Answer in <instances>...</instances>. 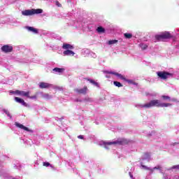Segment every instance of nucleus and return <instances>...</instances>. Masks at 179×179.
I'll list each match as a JSON object with an SVG mask.
<instances>
[{
  "mask_svg": "<svg viewBox=\"0 0 179 179\" xmlns=\"http://www.w3.org/2000/svg\"><path fill=\"white\" fill-rule=\"evenodd\" d=\"M129 143V141L127 140L126 138H120L115 141L113 142H103V146L107 149V146H110V145H128Z\"/></svg>",
  "mask_w": 179,
  "mask_h": 179,
  "instance_id": "nucleus-1",
  "label": "nucleus"
},
{
  "mask_svg": "<svg viewBox=\"0 0 179 179\" xmlns=\"http://www.w3.org/2000/svg\"><path fill=\"white\" fill-rule=\"evenodd\" d=\"M155 39L157 41H164V40H169L173 38V35L169 31L162 32L161 34L155 35Z\"/></svg>",
  "mask_w": 179,
  "mask_h": 179,
  "instance_id": "nucleus-2",
  "label": "nucleus"
},
{
  "mask_svg": "<svg viewBox=\"0 0 179 179\" xmlns=\"http://www.w3.org/2000/svg\"><path fill=\"white\" fill-rule=\"evenodd\" d=\"M141 108H152V107H160V101L159 99L151 100L149 103L144 105H140Z\"/></svg>",
  "mask_w": 179,
  "mask_h": 179,
  "instance_id": "nucleus-3",
  "label": "nucleus"
},
{
  "mask_svg": "<svg viewBox=\"0 0 179 179\" xmlns=\"http://www.w3.org/2000/svg\"><path fill=\"white\" fill-rule=\"evenodd\" d=\"M42 12L43 9L41 8H32L31 10H25L24 11H22V15H23L24 16H33V15H39Z\"/></svg>",
  "mask_w": 179,
  "mask_h": 179,
  "instance_id": "nucleus-4",
  "label": "nucleus"
},
{
  "mask_svg": "<svg viewBox=\"0 0 179 179\" xmlns=\"http://www.w3.org/2000/svg\"><path fill=\"white\" fill-rule=\"evenodd\" d=\"M157 75L160 79H163V80H166V79H169V78L173 77V73L167 71H158Z\"/></svg>",
  "mask_w": 179,
  "mask_h": 179,
  "instance_id": "nucleus-5",
  "label": "nucleus"
},
{
  "mask_svg": "<svg viewBox=\"0 0 179 179\" xmlns=\"http://www.w3.org/2000/svg\"><path fill=\"white\" fill-rule=\"evenodd\" d=\"M1 51L6 53L12 52V51H13V47L8 45H5L1 47Z\"/></svg>",
  "mask_w": 179,
  "mask_h": 179,
  "instance_id": "nucleus-6",
  "label": "nucleus"
},
{
  "mask_svg": "<svg viewBox=\"0 0 179 179\" xmlns=\"http://www.w3.org/2000/svg\"><path fill=\"white\" fill-rule=\"evenodd\" d=\"M15 126L17 128H20L21 129H24V131H27V132H31V134H33V130L29 129L28 127H26L24 125L15 122Z\"/></svg>",
  "mask_w": 179,
  "mask_h": 179,
  "instance_id": "nucleus-7",
  "label": "nucleus"
},
{
  "mask_svg": "<svg viewBox=\"0 0 179 179\" xmlns=\"http://www.w3.org/2000/svg\"><path fill=\"white\" fill-rule=\"evenodd\" d=\"M38 85L40 89H50V87L52 86L51 84L45 82H41Z\"/></svg>",
  "mask_w": 179,
  "mask_h": 179,
  "instance_id": "nucleus-8",
  "label": "nucleus"
},
{
  "mask_svg": "<svg viewBox=\"0 0 179 179\" xmlns=\"http://www.w3.org/2000/svg\"><path fill=\"white\" fill-rule=\"evenodd\" d=\"M16 94H19L20 96H23L24 97H29V94H30V92H24L20 90H15Z\"/></svg>",
  "mask_w": 179,
  "mask_h": 179,
  "instance_id": "nucleus-9",
  "label": "nucleus"
},
{
  "mask_svg": "<svg viewBox=\"0 0 179 179\" xmlns=\"http://www.w3.org/2000/svg\"><path fill=\"white\" fill-rule=\"evenodd\" d=\"M87 86H85L83 89H76L75 92L79 93V94H86L87 93Z\"/></svg>",
  "mask_w": 179,
  "mask_h": 179,
  "instance_id": "nucleus-10",
  "label": "nucleus"
},
{
  "mask_svg": "<svg viewBox=\"0 0 179 179\" xmlns=\"http://www.w3.org/2000/svg\"><path fill=\"white\" fill-rule=\"evenodd\" d=\"M106 73H109L110 75H115V76H117V78H120V79H122V80H125V77L118 73H115L114 71H106Z\"/></svg>",
  "mask_w": 179,
  "mask_h": 179,
  "instance_id": "nucleus-11",
  "label": "nucleus"
},
{
  "mask_svg": "<svg viewBox=\"0 0 179 179\" xmlns=\"http://www.w3.org/2000/svg\"><path fill=\"white\" fill-rule=\"evenodd\" d=\"M15 100L17 103H20V104L24 106V107H27V103L24 101L23 99L16 96L15 97Z\"/></svg>",
  "mask_w": 179,
  "mask_h": 179,
  "instance_id": "nucleus-12",
  "label": "nucleus"
},
{
  "mask_svg": "<svg viewBox=\"0 0 179 179\" xmlns=\"http://www.w3.org/2000/svg\"><path fill=\"white\" fill-rule=\"evenodd\" d=\"M64 55H67V56H71V57H73V55H75V52L72 50H66L65 51H64L63 52Z\"/></svg>",
  "mask_w": 179,
  "mask_h": 179,
  "instance_id": "nucleus-13",
  "label": "nucleus"
},
{
  "mask_svg": "<svg viewBox=\"0 0 179 179\" xmlns=\"http://www.w3.org/2000/svg\"><path fill=\"white\" fill-rule=\"evenodd\" d=\"M62 48L64 50H73V46L69 43H64Z\"/></svg>",
  "mask_w": 179,
  "mask_h": 179,
  "instance_id": "nucleus-14",
  "label": "nucleus"
},
{
  "mask_svg": "<svg viewBox=\"0 0 179 179\" xmlns=\"http://www.w3.org/2000/svg\"><path fill=\"white\" fill-rule=\"evenodd\" d=\"M52 71H53V72H57L58 73H62V72H64V71H65V69H61V68L56 67V68L53 69Z\"/></svg>",
  "mask_w": 179,
  "mask_h": 179,
  "instance_id": "nucleus-15",
  "label": "nucleus"
},
{
  "mask_svg": "<svg viewBox=\"0 0 179 179\" xmlns=\"http://www.w3.org/2000/svg\"><path fill=\"white\" fill-rule=\"evenodd\" d=\"M85 80H88L90 83L92 85H94V86L99 87V83L94 81V80L89 79V78H85Z\"/></svg>",
  "mask_w": 179,
  "mask_h": 179,
  "instance_id": "nucleus-16",
  "label": "nucleus"
},
{
  "mask_svg": "<svg viewBox=\"0 0 179 179\" xmlns=\"http://www.w3.org/2000/svg\"><path fill=\"white\" fill-rule=\"evenodd\" d=\"M96 31H98V33H105L106 29H104V28H103V27H99L96 29Z\"/></svg>",
  "mask_w": 179,
  "mask_h": 179,
  "instance_id": "nucleus-17",
  "label": "nucleus"
},
{
  "mask_svg": "<svg viewBox=\"0 0 179 179\" xmlns=\"http://www.w3.org/2000/svg\"><path fill=\"white\" fill-rule=\"evenodd\" d=\"M28 30H29V31H33V33H36V34L38 33V31L35 28H34L33 27H29Z\"/></svg>",
  "mask_w": 179,
  "mask_h": 179,
  "instance_id": "nucleus-18",
  "label": "nucleus"
},
{
  "mask_svg": "<svg viewBox=\"0 0 179 179\" xmlns=\"http://www.w3.org/2000/svg\"><path fill=\"white\" fill-rule=\"evenodd\" d=\"M113 85H115V86H116L117 87H122V84H121V83L118 81H114Z\"/></svg>",
  "mask_w": 179,
  "mask_h": 179,
  "instance_id": "nucleus-19",
  "label": "nucleus"
},
{
  "mask_svg": "<svg viewBox=\"0 0 179 179\" xmlns=\"http://www.w3.org/2000/svg\"><path fill=\"white\" fill-rule=\"evenodd\" d=\"M171 103H159V107H169Z\"/></svg>",
  "mask_w": 179,
  "mask_h": 179,
  "instance_id": "nucleus-20",
  "label": "nucleus"
},
{
  "mask_svg": "<svg viewBox=\"0 0 179 179\" xmlns=\"http://www.w3.org/2000/svg\"><path fill=\"white\" fill-rule=\"evenodd\" d=\"M117 43H118V40H111L108 41V44H109V45H111L113 44H117Z\"/></svg>",
  "mask_w": 179,
  "mask_h": 179,
  "instance_id": "nucleus-21",
  "label": "nucleus"
},
{
  "mask_svg": "<svg viewBox=\"0 0 179 179\" xmlns=\"http://www.w3.org/2000/svg\"><path fill=\"white\" fill-rule=\"evenodd\" d=\"M125 38H132V34L125 33L124 34Z\"/></svg>",
  "mask_w": 179,
  "mask_h": 179,
  "instance_id": "nucleus-22",
  "label": "nucleus"
},
{
  "mask_svg": "<svg viewBox=\"0 0 179 179\" xmlns=\"http://www.w3.org/2000/svg\"><path fill=\"white\" fill-rule=\"evenodd\" d=\"M162 99H163L164 100H169V101L170 100H171V98H170V96L166 95H162Z\"/></svg>",
  "mask_w": 179,
  "mask_h": 179,
  "instance_id": "nucleus-23",
  "label": "nucleus"
},
{
  "mask_svg": "<svg viewBox=\"0 0 179 179\" xmlns=\"http://www.w3.org/2000/svg\"><path fill=\"white\" fill-rule=\"evenodd\" d=\"M43 99H45L46 100H49V99H51V96H50V94H45L43 96Z\"/></svg>",
  "mask_w": 179,
  "mask_h": 179,
  "instance_id": "nucleus-24",
  "label": "nucleus"
},
{
  "mask_svg": "<svg viewBox=\"0 0 179 179\" xmlns=\"http://www.w3.org/2000/svg\"><path fill=\"white\" fill-rule=\"evenodd\" d=\"M5 114H6V115L8 117H9L10 118H12V115H10V113H9V111L6 110H3Z\"/></svg>",
  "mask_w": 179,
  "mask_h": 179,
  "instance_id": "nucleus-25",
  "label": "nucleus"
},
{
  "mask_svg": "<svg viewBox=\"0 0 179 179\" xmlns=\"http://www.w3.org/2000/svg\"><path fill=\"white\" fill-rule=\"evenodd\" d=\"M141 50H146V48H148V45H146V44H142V45H141Z\"/></svg>",
  "mask_w": 179,
  "mask_h": 179,
  "instance_id": "nucleus-26",
  "label": "nucleus"
},
{
  "mask_svg": "<svg viewBox=\"0 0 179 179\" xmlns=\"http://www.w3.org/2000/svg\"><path fill=\"white\" fill-rule=\"evenodd\" d=\"M43 166H44L45 167H50V166H51V164H50V162H43Z\"/></svg>",
  "mask_w": 179,
  "mask_h": 179,
  "instance_id": "nucleus-27",
  "label": "nucleus"
},
{
  "mask_svg": "<svg viewBox=\"0 0 179 179\" xmlns=\"http://www.w3.org/2000/svg\"><path fill=\"white\" fill-rule=\"evenodd\" d=\"M153 170H162V167L160 166V165H158V166L154 167Z\"/></svg>",
  "mask_w": 179,
  "mask_h": 179,
  "instance_id": "nucleus-28",
  "label": "nucleus"
},
{
  "mask_svg": "<svg viewBox=\"0 0 179 179\" xmlns=\"http://www.w3.org/2000/svg\"><path fill=\"white\" fill-rule=\"evenodd\" d=\"M141 167H143V169H144V170H150V168H149L145 165H141Z\"/></svg>",
  "mask_w": 179,
  "mask_h": 179,
  "instance_id": "nucleus-29",
  "label": "nucleus"
},
{
  "mask_svg": "<svg viewBox=\"0 0 179 179\" xmlns=\"http://www.w3.org/2000/svg\"><path fill=\"white\" fill-rule=\"evenodd\" d=\"M28 99H37V96L34 95V96H30V95H29Z\"/></svg>",
  "mask_w": 179,
  "mask_h": 179,
  "instance_id": "nucleus-30",
  "label": "nucleus"
},
{
  "mask_svg": "<svg viewBox=\"0 0 179 179\" xmlns=\"http://www.w3.org/2000/svg\"><path fill=\"white\" fill-rule=\"evenodd\" d=\"M172 169H176L179 170V165H175V166H172Z\"/></svg>",
  "mask_w": 179,
  "mask_h": 179,
  "instance_id": "nucleus-31",
  "label": "nucleus"
},
{
  "mask_svg": "<svg viewBox=\"0 0 179 179\" xmlns=\"http://www.w3.org/2000/svg\"><path fill=\"white\" fill-rule=\"evenodd\" d=\"M56 5L58 6L59 8L62 6V5L59 3V1H56Z\"/></svg>",
  "mask_w": 179,
  "mask_h": 179,
  "instance_id": "nucleus-32",
  "label": "nucleus"
},
{
  "mask_svg": "<svg viewBox=\"0 0 179 179\" xmlns=\"http://www.w3.org/2000/svg\"><path fill=\"white\" fill-rule=\"evenodd\" d=\"M129 176H130V178H134V176L131 172L129 173Z\"/></svg>",
  "mask_w": 179,
  "mask_h": 179,
  "instance_id": "nucleus-33",
  "label": "nucleus"
},
{
  "mask_svg": "<svg viewBox=\"0 0 179 179\" xmlns=\"http://www.w3.org/2000/svg\"><path fill=\"white\" fill-rule=\"evenodd\" d=\"M78 139H83V136L80 135L78 136Z\"/></svg>",
  "mask_w": 179,
  "mask_h": 179,
  "instance_id": "nucleus-34",
  "label": "nucleus"
},
{
  "mask_svg": "<svg viewBox=\"0 0 179 179\" xmlns=\"http://www.w3.org/2000/svg\"><path fill=\"white\" fill-rule=\"evenodd\" d=\"M148 171H150L151 173H153V171H155V169L150 168V169H148Z\"/></svg>",
  "mask_w": 179,
  "mask_h": 179,
  "instance_id": "nucleus-35",
  "label": "nucleus"
},
{
  "mask_svg": "<svg viewBox=\"0 0 179 179\" xmlns=\"http://www.w3.org/2000/svg\"><path fill=\"white\" fill-rule=\"evenodd\" d=\"M11 93H13V94H16V91H12Z\"/></svg>",
  "mask_w": 179,
  "mask_h": 179,
  "instance_id": "nucleus-36",
  "label": "nucleus"
},
{
  "mask_svg": "<svg viewBox=\"0 0 179 179\" xmlns=\"http://www.w3.org/2000/svg\"><path fill=\"white\" fill-rule=\"evenodd\" d=\"M76 101H79V99H76Z\"/></svg>",
  "mask_w": 179,
  "mask_h": 179,
  "instance_id": "nucleus-37",
  "label": "nucleus"
}]
</instances>
